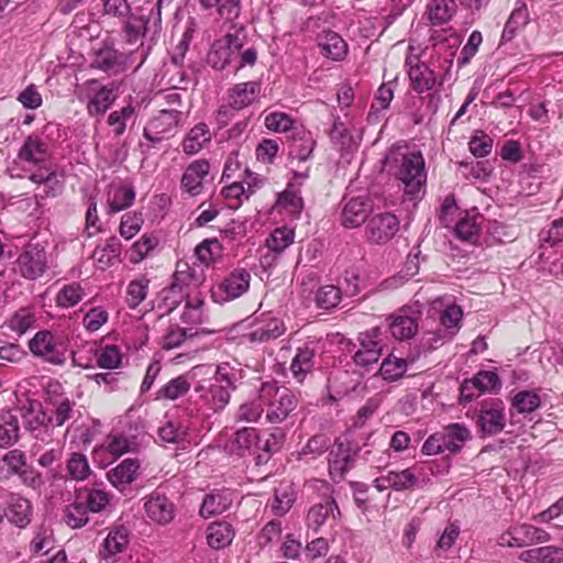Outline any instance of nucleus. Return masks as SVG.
Masks as SVG:
<instances>
[{"mask_svg": "<svg viewBox=\"0 0 563 563\" xmlns=\"http://www.w3.org/2000/svg\"><path fill=\"white\" fill-rule=\"evenodd\" d=\"M122 251V244L119 238L110 236L103 244H99L93 253L92 258L100 269H106L119 260Z\"/></svg>", "mask_w": 563, "mask_h": 563, "instance_id": "39", "label": "nucleus"}, {"mask_svg": "<svg viewBox=\"0 0 563 563\" xmlns=\"http://www.w3.org/2000/svg\"><path fill=\"white\" fill-rule=\"evenodd\" d=\"M150 279L145 275L131 280L126 286L125 302L130 309L137 308L147 297Z\"/></svg>", "mask_w": 563, "mask_h": 563, "instance_id": "54", "label": "nucleus"}, {"mask_svg": "<svg viewBox=\"0 0 563 563\" xmlns=\"http://www.w3.org/2000/svg\"><path fill=\"white\" fill-rule=\"evenodd\" d=\"M210 164L207 159H196L188 165L181 176V187L192 197L202 191L203 179L208 176Z\"/></svg>", "mask_w": 563, "mask_h": 563, "instance_id": "27", "label": "nucleus"}, {"mask_svg": "<svg viewBox=\"0 0 563 563\" xmlns=\"http://www.w3.org/2000/svg\"><path fill=\"white\" fill-rule=\"evenodd\" d=\"M322 352L321 339L316 336H308L299 343L289 366V371L296 382L303 383L307 375L316 368L317 356Z\"/></svg>", "mask_w": 563, "mask_h": 563, "instance_id": "11", "label": "nucleus"}, {"mask_svg": "<svg viewBox=\"0 0 563 563\" xmlns=\"http://www.w3.org/2000/svg\"><path fill=\"white\" fill-rule=\"evenodd\" d=\"M230 449L238 455L245 452H252L255 455L256 464L260 465L268 461L271 453L278 450V439L276 434H269V438L262 440L254 428H242L235 431L230 441Z\"/></svg>", "mask_w": 563, "mask_h": 563, "instance_id": "8", "label": "nucleus"}, {"mask_svg": "<svg viewBox=\"0 0 563 563\" xmlns=\"http://www.w3.org/2000/svg\"><path fill=\"white\" fill-rule=\"evenodd\" d=\"M59 383L49 384L45 409L41 404L23 406L22 423L30 435L42 444H49L54 441L55 430L63 427L75 418L78 411L76 402L63 394Z\"/></svg>", "mask_w": 563, "mask_h": 563, "instance_id": "2", "label": "nucleus"}, {"mask_svg": "<svg viewBox=\"0 0 563 563\" xmlns=\"http://www.w3.org/2000/svg\"><path fill=\"white\" fill-rule=\"evenodd\" d=\"M234 529L227 521H214L207 528V542L212 549H223L231 544Z\"/></svg>", "mask_w": 563, "mask_h": 563, "instance_id": "47", "label": "nucleus"}, {"mask_svg": "<svg viewBox=\"0 0 563 563\" xmlns=\"http://www.w3.org/2000/svg\"><path fill=\"white\" fill-rule=\"evenodd\" d=\"M89 511L75 495L74 501L66 506L63 519L67 526L73 529H79L89 521Z\"/></svg>", "mask_w": 563, "mask_h": 563, "instance_id": "60", "label": "nucleus"}, {"mask_svg": "<svg viewBox=\"0 0 563 563\" xmlns=\"http://www.w3.org/2000/svg\"><path fill=\"white\" fill-rule=\"evenodd\" d=\"M260 92L261 84L258 81L239 82L228 89V101L240 111L253 104L258 98Z\"/></svg>", "mask_w": 563, "mask_h": 563, "instance_id": "30", "label": "nucleus"}, {"mask_svg": "<svg viewBox=\"0 0 563 563\" xmlns=\"http://www.w3.org/2000/svg\"><path fill=\"white\" fill-rule=\"evenodd\" d=\"M29 179L38 188L42 187V192L35 195L40 199L58 197L64 190L63 175L57 172L54 164L34 169Z\"/></svg>", "mask_w": 563, "mask_h": 563, "instance_id": "19", "label": "nucleus"}, {"mask_svg": "<svg viewBox=\"0 0 563 563\" xmlns=\"http://www.w3.org/2000/svg\"><path fill=\"white\" fill-rule=\"evenodd\" d=\"M48 268L47 252L40 243L29 242L15 261V272L25 279L36 280Z\"/></svg>", "mask_w": 563, "mask_h": 563, "instance_id": "10", "label": "nucleus"}, {"mask_svg": "<svg viewBox=\"0 0 563 563\" xmlns=\"http://www.w3.org/2000/svg\"><path fill=\"white\" fill-rule=\"evenodd\" d=\"M341 223L345 228H357L365 222L371 211V202L364 196L343 199Z\"/></svg>", "mask_w": 563, "mask_h": 563, "instance_id": "25", "label": "nucleus"}, {"mask_svg": "<svg viewBox=\"0 0 563 563\" xmlns=\"http://www.w3.org/2000/svg\"><path fill=\"white\" fill-rule=\"evenodd\" d=\"M91 66L108 74L117 75L125 69V57L114 47L104 45L93 55Z\"/></svg>", "mask_w": 563, "mask_h": 563, "instance_id": "29", "label": "nucleus"}, {"mask_svg": "<svg viewBox=\"0 0 563 563\" xmlns=\"http://www.w3.org/2000/svg\"><path fill=\"white\" fill-rule=\"evenodd\" d=\"M31 353L53 365H64L66 349L64 344L48 330H41L29 341Z\"/></svg>", "mask_w": 563, "mask_h": 563, "instance_id": "13", "label": "nucleus"}, {"mask_svg": "<svg viewBox=\"0 0 563 563\" xmlns=\"http://www.w3.org/2000/svg\"><path fill=\"white\" fill-rule=\"evenodd\" d=\"M505 426V408L500 400H494L482 407L476 418V427L482 438L493 437L500 433Z\"/></svg>", "mask_w": 563, "mask_h": 563, "instance_id": "18", "label": "nucleus"}, {"mask_svg": "<svg viewBox=\"0 0 563 563\" xmlns=\"http://www.w3.org/2000/svg\"><path fill=\"white\" fill-rule=\"evenodd\" d=\"M453 0H431L428 4V19L433 25H441L451 20L455 12Z\"/></svg>", "mask_w": 563, "mask_h": 563, "instance_id": "56", "label": "nucleus"}, {"mask_svg": "<svg viewBox=\"0 0 563 563\" xmlns=\"http://www.w3.org/2000/svg\"><path fill=\"white\" fill-rule=\"evenodd\" d=\"M183 112L176 109L161 110L151 118L143 129L145 142L140 143L143 153L147 154L163 141L169 140L177 133Z\"/></svg>", "mask_w": 563, "mask_h": 563, "instance_id": "7", "label": "nucleus"}, {"mask_svg": "<svg viewBox=\"0 0 563 563\" xmlns=\"http://www.w3.org/2000/svg\"><path fill=\"white\" fill-rule=\"evenodd\" d=\"M286 331L284 321L279 318H269L258 324L251 333L252 342H268L282 336Z\"/></svg>", "mask_w": 563, "mask_h": 563, "instance_id": "49", "label": "nucleus"}, {"mask_svg": "<svg viewBox=\"0 0 563 563\" xmlns=\"http://www.w3.org/2000/svg\"><path fill=\"white\" fill-rule=\"evenodd\" d=\"M143 509L147 519L159 526L169 525L176 517V504L165 493L154 490L144 497Z\"/></svg>", "mask_w": 563, "mask_h": 563, "instance_id": "17", "label": "nucleus"}, {"mask_svg": "<svg viewBox=\"0 0 563 563\" xmlns=\"http://www.w3.org/2000/svg\"><path fill=\"white\" fill-rule=\"evenodd\" d=\"M419 319V314L410 308H402L388 318V330L398 341L410 340L418 333Z\"/></svg>", "mask_w": 563, "mask_h": 563, "instance_id": "22", "label": "nucleus"}, {"mask_svg": "<svg viewBox=\"0 0 563 563\" xmlns=\"http://www.w3.org/2000/svg\"><path fill=\"white\" fill-rule=\"evenodd\" d=\"M20 437V424L18 417L12 412L0 416V448H11Z\"/></svg>", "mask_w": 563, "mask_h": 563, "instance_id": "52", "label": "nucleus"}, {"mask_svg": "<svg viewBox=\"0 0 563 563\" xmlns=\"http://www.w3.org/2000/svg\"><path fill=\"white\" fill-rule=\"evenodd\" d=\"M157 437L164 444H174L177 449L185 450L194 435L188 421L167 420L158 428Z\"/></svg>", "mask_w": 563, "mask_h": 563, "instance_id": "23", "label": "nucleus"}, {"mask_svg": "<svg viewBox=\"0 0 563 563\" xmlns=\"http://www.w3.org/2000/svg\"><path fill=\"white\" fill-rule=\"evenodd\" d=\"M451 340L452 339L448 336L445 331L438 327L434 330L422 332L419 342L415 347V351L411 353L416 358H419L420 355L430 353Z\"/></svg>", "mask_w": 563, "mask_h": 563, "instance_id": "50", "label": "nucleus"}, {"mask_svg": "<svg viewBox=\"0 0 563 563\" xmlns=\"http://www.w3.org/2000/svg\"><path fill=\"white\" fill-rule=\"evenodd\" d=\"M529 22V12L525 1L517 0L501 33V41H511L519 30L523 29Z\"/></svg>", "mask_w": 563, "mask_h": 563, "instance_id": "42", "label": "nucleus"}, {"mask_svg": "<svg viewBox=\"0 0 563 563\" xmlns=\"http://www.w3.org/2000/svg\"><path fill=\"white\" fill-rule=\"evenodd\" d=\"M260 400L266 408L265 419L269 423H282L298 406V395L274 382L263 383Z\"/></svg>", "mask_w": 563, "mask_h": 563, "instance_id": "6", "label": "nucleus"}, {"mask_svg": "<svg viewBox=\"0 0 563 563\" xmlns=\"http://www.w3.org/2000/svg\"><path fill=\"white\" fill-rule=\"evenodd\" d=\"M384 333L380 327H374L358 334L360 346L352 356L357 367L367 371L378 362L385 346Z\"/></svg>", "mask_w": 563, "mask_h": 563, "instance_id": "12", "label": "nucleus"}, {"mask_svg": "<svg viewBox=\"0 0 563 563\" xmlns=\"http://www.w3.org/2000/svg\"><path fill=\"white\" fill-rule=\"evenodd\" d=\"M463 317V310L460 306L452 303L444 308L440 313L439 328L448 334L449 338L453 339L461 328V321Z\"/></svg>", "mask_w": 563, "mask_h": 563, "instance_id": "57", "label": "nucleus"}, {"mask_svg": "<svg viewBox=\"0 0 563 563\" xmlns=\"http://www.w3.org/2000/svg\"><path fill=\"white\" fill-rule=\"evenodd\" d=\"M91 10L90 15L102 14L120 19H124L131 13L128 0H99Z\"/></svg>", "mask_w": 563, "mask_h": 563, "instance_id": "58", "label": "nucleus"}, {"mask_svg": "<svg viewBox=\"0 0 563 563\" xmlns=\"http://www.w3.org/2000/svg\"><path fill=\"white\" fill-rule=\"evenodd\" d=\"M140 107L137 103L129 101L125 106L119 110L112 111L107 119V123L112 128L114 136H121L124 134L128 124L131 122L135 123L139 115Z\"/></svg>", "mask_w": 563, "mask_h": 563, "instance_id": "38", "label": "nucleus"}, {"mask_svg": "<svg viewBox=\"0 0 563 563\" xmlns=\"http://www.w3.org/2000/svg\"><path fill=\"white\" fill-rule=\"evenodd\" d=\"M243 47L244 36L240 32L228 33L212 42L206 56V63L214 70L233 67Z\"/></svg>", "mask_w": 563, "mask_h": 563, "instance_id": "9", "label": "nucleus"}, {"mask_svg": "<svg viewBox=\"0 0 563 563\" xmlns=\"http://www.w3.org/2000/svg\"><path fill=\"white\" fill-rule=\"evenodd\" d=\"M212 372V366L207 364H199L191 367L188 372L183 375H179L175 378H172L166 384H164L157 391L155 399L156 400H176L183 396H185L189 390L191 385L195 384V380L199 376H206Z\"/></svg>", "mask_w": 563, "mask_h": 563, "instance_id": "14", "label": "nucleus"}, {"mask_svg": "<svg viewBox=\"0 0 563 563\" xmlns=\"http://www.w3.org/2000/svg\"><path fill=\"white\" fill-rule=\"evenodd\" d=\"M130 531L124 526L113 527L103 540L100 555L102 559H110L121 553L129 543Z\"/></svg>", "mask_w": 563, "mask_h": 563, "instance_id": "41", "label": "nucleus"}, {"mask_svg": "<svg viewBox=\"0 0 563 563\" xmlns=\"http://www.w3.org/2000/svg\"><path fill=\"white\" fill-rule=\"evenodd\" d=\"M137 443L134 435H124L121 432H112L109 434L106 448L112 455L113 460L120 457L122 454L133 451Z\"/></svg>", "mask_w": 563, "mask_h": 563, "instance_id": "61", "label": "nucleus"}, {"mask_svg": "<svg viewBox=\"0 0 563 563\" xmlns=\"http://www.w3.org/2000/svg\"><path fill=\"white\" fill-rule=\"evenodd\" d=\"M135 200V190L132 184L122 179L111 181L107 190L108 213L113 214L128 209Z\"/></svg>", "mask_w": 563, "mask_h": 563, "instance_id": "24", "label": "nucleus"}, {"mask_svg": "<svg viewBox=\"0 0 563 563\" xmlns=\"http://www.w3.org/2000/svg\"><path fill=\"white\" fill-rule=\"evenodd\" d=\"M318 45L321 54L332 60H343L349 52V46L344 38L334 31H324L318 38Z\"/></svg>", "mask_w": 563, "mask_h": 563, "instance_id": "34", "label": "nucleus"}, {"mask_svg": "<svg viewBox=\"0 0 563 563\" xmlns=\"http://www.w3.org/2000/svg\"><path fill=\"white\" fill-rule=\"evenodd\" d=\"M394 98V82L389 81L382 84L377 89L374 101L367 114V122L369 124H376L385 110L389 108V104Z\"/></svg>", "mask_w": 563, "mask_h": 563, "instance_id": "46", "label": "nucleus"}, {"mask_svg": "<svg viewBox=\"0 0 563 563\" xmlns=\"http://www.w3.org/2000/svg\"><path fill=\"white\" fill-rule=\"evenodd\" d=\"M85 297V290L79 283L64 285L55 296L58 308L69 309L78 305Z\"/></svg>", "mask_w": 563, "mask_h": 563, "instance_id": "55", "label": "nucleus"}, {"mask_svg": "<svg viewBox=\"0 0 563 563\" xmlns=\"http://www.w3.org/2000/svg\"><path fill=\"white\" fill-rule=\"evenodd\" d=\"M117 99L113 85L102 86L88 101L87 111L89 115H101L113 104Z\"/></svg>", "mask_w": 563, "mask_h": 563, "instance_id": "51", "label": "nucleus"}, {"mask_svg": "<svg viewBox=\"0 0 563 563\" xmlns=\"http://www.w3.org/2000/svg\"><path fill=\"white\" fill-rule=\"evenodd\" d=\"M36 316L31 307H21L8 318L3 324L5 329L18 336L23 335L30 329L34 328Z\"/></svg>", "mask_w": 563, "mask_h": 563, "instance_id": "45", "label": "nucleus"}, {"mask_svg": "<svg viewBox=\"0 0 563 563\" xmlns=\"http://www.w3.org/2000/svg\"><path fill=\"white\" fill-rule=\"evenodd\" d=\"M210 141L211 132L209 126L203 122L197 123L189 130L183 140V151L187 155H195L200 152Z\"/></svg>", "mask_w": 563, "mask_h": 563, "instance_id": "44", "label": "nucleus"}, {"mask_svg": "<svg viewBox=\"0 0 563 563\" xmlns=\"http://www.w3.org/2000/svg\"><path fill=\"white\" fill-rule=\"evenodd\" d=\"M484 221V217L479 213H466L455 224V236L464 242L476 243Z\"/></svg>", "mask_w": 563, "mask_h": 563, "instance_id": "40", "label": "nucleus"}, {"mask_svg": "<svg viewBox=\"0 0 563 563\" xmlns=\"http://www.w3.org/2000/svg\"><path fill=\"white\" fill-rule=\"evenodd\" d=\"M519 560L526 563H560L563 561V548L545 545L522 551Z\"/></svg>", "mask_w": 563, "mask_h": 563, "instance_id": "43", "label": "nucleus"}, {"mask_svg": "<svg viewBox=\"0 0 563 563\" xmlns=\"http://www.w3.org/2000/svg\"><path fill=\"white\" fill-rule=\"evenodd\" d=\"M316 140L312 134L305 129H295L289 144V156L299 162H307L314 150Z\"/></svg>", "mask_w": 563, "mask_h": 563, "instance_id": "37", "label": "nucleus"}, {"mask_svg": "<svg viewBox=\"0 0 563 563\" xmlns=\"http://www.w3.org/2000/svg\"><path fill=\"white\" fill-rule=\"evenodd\" d=\"M240 379V369L229 363L219 364L210 378L195 382L194 390L181 407L183 411L198 419H207L223 411Z\"/></svg>", "mask_w": 563, "mask_h": 563, "instance_id": "1", "label": "nucleus"}, {"mask_svg": "<svg viewBox=\"0 0 563 563\" xmlns=\"http://www.w3.org/2000/svg\"><path fill=\"white\" fill-rule=\"evenodd\" d=\"M334 511L340 515L339 507L334 499H327L324 503L313 505L307 515L308 527L317 531L330 515L335 517Z\"/></svg>", "mask_w": 563, "mask_h": 563, "instance_id": "53", "label": "nucleus"}, {"mask_svg": "<svg viewBox=\"0 0 563 563\" xmlns=\"http://www.w3.org/2000/svg\"><path fill=\"white\" fill-rule=\"evenodd\" d=\"M18 158L34 169L52 164L49 162V145L43 137L32 133L24 139L18 152Z\"/></svg>", "mask_w": 563, "mask_h": 563, "instance_id": "20", "label": "nucleus"}, {"mask_svg": "<svg viewBox=\"0 0 563 563\" xmlns=\"http://www.w3.org/2000/svg\"><path fill=\"white\" fill-rule=\"evenodd\" d=\"M196 23L194 19H190L188 22V25L186 26V30L181 34V37L177 45L174 47V49L170 53V60L175 66H183L184 60L186 57V54L190 47V44L194 38V33L196 31Z\"/></svg>", "mask_w": 563, "mask_h": 563, "instance_id": "63", "label": "nucleus"}, {"mask_svg": "<svg viewBox=\"0 0 563 563\" xmlns=\"http://www.w3.org/2000/svg\"><path fill=\"white\" fill-rule=\"evenodd\" d=\"M385 167L394 174L409 199L418 198L427 180L424 158L420 152L391 147L385 156Z\"/></svg>", "mask_w": 563, "mask_h": 563, "instance_id": "5", "label": "nucleus"}, {"mask_svg": "<svg viewBox=\"0 0 563 563\" xmlns=\"http://www.w3.org/2000/svg\"><path fill=\"white\" fill-rule=\"evenodd\" d=\"M416 360L412 353L407 357H398L390 353L383 360L379 366V374L386 382H397L405 376L409 365L413 364Z\"/></svg>", "mask_w": 563, "mask_h": 563, "instance_id": "32", "label": "nucleus"}, {"mask_svg": "<svg viewBox=\"0 0 563 563\" xmlns=\"http://www.w3.org/2000/svg\"><path fill=\"white\" fill-rule=\"evenodd\" d=\"M205 301L199 296L188 297L180 314V320L187 325H198L205 322Z\"/></svg>", "mask_w": 563, "mask_h": 563, "instance_id": "59", "label": "nucleus"}, {"mask_svg": "<svg viewBox=\"0 0 563 563\" xmlns=\"http://www.w3.org/2000/svg\"><path fill=\"white\" fill-rule=\"evenodd\" d=\"M124 19L123 36L130 44H136L147 34L155 35L158 33L154 32L153 19L151 15H148L147 19H144L143 16L130 13Z\"/></svg>", "mask_w": 563, "mask_h": 563, "instance_id": "35", "label": "nucleus"}, {"mask_svg": "<svg viewBox=\"0 0 563 563\" xmlns=\"http://www.w3.org/2000/svg\"><path fill=\"white\" fill-rule=\"evenodd\" d=\"M372 435V432L362 435V444L352 437L351 432L335 440L328 459L329 475L333 482L340 483L343 481L345 474L354 467L358 456L375 467H380L387 463L386 452L382 451V455L377 459L372 450L366 449L363 451L364 448L371 445L369 440Z\"/></svg>", "mask_w": 563, "mask_h": 563, "instance_id": "4", "label": "nucleus"}, {"mask_svg": "<svg viewBox=\"0 0 563 563\" xmlns=\"http://www.w3.org/2000/svg\"><path fill=\"white\" fill-rule=\"evenodd\" d=\"M7 519L19 528H24L31 522L32 505L29 499L19 494L9 496L4 510Z\"/></svg>", "mask_w": 563, "mask_h": 563, "instance_id": "31", "label": "nucleus"}, {"mask_svg": "<svg viewBox=\"0 0 563 563\" xmlns=\"http://www.w3.org/2000/svg\"><path fill=\"white\" fill-rule=\"evenodd\" d=\"M437 433L444 452L450 454L459 453L471 437L470 430L461 423H451Z\"/></svg>", "mask_w": 563, "mask_h": 563, "instance_id": "33", "label": "nucleus"}, {"mask_svg": "<svg viewBox=\"0 0 563 563\" xmlns=\"http://www.w3.org/2000/svg\"><path fill=\"white\" fill-rule=\"evenodd\" d=\"M251 274L245 268H235L221 283L213 287L211 297L216 302L224 303L245 294L250 288Z\"/></svg>", "mask_w": 563, "mask_h": 563, "instance_id": "15", "label": "nucleus"}, {"mask_svg": "<svg viewBox=\"0 0 563 563\" xmlns=\"http://www.w3.org/2000/svg\"><path fill=\"white\" fill-rule=\"evenodd\" d=\"M329 136L332 143L340 146L341 150L351 152L356 148L357 144L354 140V136L351 134L350 130L344 125L343 122L335 120Z\"/></svg>", "mask_w": 563, "mask_h": 563, "instance_id": "64", "label": "nucleus"}, {"mask_svg": "<svg viewBox=\"0 0 563 563\" xmlns=\"http://www.w3.org/2000/svg\"><path fill=\"white\" fill-rule=\"evenodd\" d=\"M196 333L191 328H181L176 323H172L167 327L162 338V349L167 351L177 349L186 339L194 336Z\"/></svg>", "mask_w": 563, "mask_h": 563, "instance_id": "62", "label": "nucleus"}, {"mask_svg": "<svg viewBox=\"0 0 563 563\" xmlns=\"http://www.w3.org/2000/svg\"><path fill=\"white\" fill-rule=\"evenodd\" d=\"M27 464L26 455L19 449L8 451L0 457V479L8 481L16 476Z\"/></svg>", "mask_w": 563, "mask_h": 563, "instance_id": "48", "label": "nucleus"}, {"mask_svg": "<svg viewBox=\"0 0 563 563\" xmlns=\"http://www.w3.org/2000/svg\"><path fill=\"white\" fill-rule=\"evenodd\" d=\"M399 221L389 212L372 216L366 223V236L372 243L382 244L389 241L398 231Z\"/></svg>", "mask_w": 563, "mask_h": 563, "instance_id": "21", "label": "nucleus"}, {"mask_svg": "<svg viewBox=\"0 0 563 563\" xmlns=\"http://www.w3.org/2000/svg\"><path fill=\"white\" fill-rule=\"evenodd\" d=\"M233 503L230 489H213L202 498L199 516L203 519L218 516L227 511Z\"/></svg>", "mask_w": 563, "mask_h": 563, "instance_id": "26", "label": "nucleus"}, {"mask_svg": "<svg viewBox=\"0 0 563 563\" xmlns=\"http://www.w3.org/2000/svg\"><path fill=\"white\" fill-rule=\"evenodd\" d=\"M460 46V40L451 36L437 42L428 62H420L418 56H408L406 66L410 87L417 93L437 90L452 80L453 62Z\"/></svg>", "mask_w": 563, "mask_h": 563, "instance_id": "3", "label": "nucleus"}, {"mask_svg": "<svg viewBox=\"0 0 563 563\" xmlns=\"http://www.w3.org/2000/svg\"><path fill=\"white\" fill-rule=\"evenodd\" d=\"M75 495L90 514L103 511L110 503V494L103 484H93L77 488Z\"/></svg>", "mask_w": 563, "mask_h": 563, "instance_id": "28", "label": "nucleus"}, {"mask_svg": "<svg viewBox=\"0 0 563 563\" xmlns=\"http://www.w3.org/2000/svg\"><path fill=\"white\" fill-rule=\"evenodd\" d=\"M550 540V534L536 526L521 523L511 526L498 538L500 547L523 548L531 544L544 543Z\"/></svg>", "mask_w": 563, "mask_h": 563, "instance_id": "16", "label": "nucleus"}, {"mask_svg": "<svg viewBox=\"0 0 563 563\" xmlns=\"http://www.w3.org/2000/svg\"><path fill=\"white\" fill-rule=\"evenodd\" d=\"M140 462L137 459H125L111 468L107 476L109 482L118 489H124L133 483L139 475Z\"/></svg>", "mask_w": 563, "mask_h": 563, "instance_id": "36", "label": "nucleus"}]
</instances>
